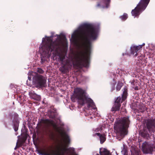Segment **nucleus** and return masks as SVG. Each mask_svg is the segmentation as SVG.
Instances as JSON below:
<instances>
[{"label": "nucleus", "mask_w": 155, "mask_h": 155, "mask_svg": "<svg viewBox=\"0 0 155 155\" xmlns=\"http://www.w3.org/2000/svg\"><path fill=\"white\" fill-rule=\"evenodd\" d=\"M98 31L93 25L85 24L75 31L71 35L74 43L78 47V57L74 58H90L91 43V40H96Z\"/></svg>", "instance_id": "f257e3e1"}, {"label": "nucleus", "mask_w": 155, "mask_h": 155, "mask_svg": "<svg viewBox=\"0 0 155 155\" xmlns=\"http://www.w3.org/2000/svg\"><path fill=\"white\" fill-rule=\"evenodd\" d=\"M59 38L53 41L52 35L50 37L45 36V38H43L42 40V44L40 48V51H42L43 54H49L50 51H54L56 52L61 51L64 47V43L61 39L64 40L66 37L64 35H62L61 37L58 35Z\"/></svg>", "instance_id": "f03ea898"}, {"label": "nucleus", "mask_w": 155, "mask_h": 155, "mask_svg": "<svg viewBox=\"0 0 155 155\" xmlns=\"http://www.w3.org/2000/svg\"><path fill=\"white\" fill-rule=\"evenodd\" d=\"M61 64L59 70L63 74H66L69 72V69L73 64L77 69H80L84 67L87 68L89 64L90 59H58Z\"/></svg>", "instance_id": "7ed1b4c3"}, {"label": "nucleus", "mask_w": 155, "mask_h": 155, "mask_svg": "<svg viewBox=\"0 0 155 155\" xmlns=\"http://www.w3.org/2000/svg\"><path fill=\"white\" fill-rule=\"evenodd\" d=\"M85 94L84 90L81 88L77 87L74 89V94L71 96V100L72 101L74 102L76 99L78 100L79 104L82 106L87 104L88 109L91 107L94 110L96 109V108L94 107V104L93 101L91 98L88 97Z\"/></svg>", "instance_id": "20e7f679"}, {"label": "nucleus", "mask_w": 155, "mask_h": 155, "mask_svg": "<svg viewBox=\"0 0 155 155\" xmlns=\"http://www.w3.org/2000/svg\"><path fill=\"white\" fill-rule=\"evenodd\" d=\"M65 143H64L61 140L58 142L56 147V150L54 151L51 149H50V152H44L42 154L44 155H60L61 154H64L66 153L67 154L68 153H72L74 151V149L71 148H67L66 145L68 144L70 142V139L69 137L67 135L65 136Z\"/></svg>", "instance_id": "39448f33"}, {"label": "nucleus", "mask_w": 155, "mask_h": 155, "mask_svg": "<svg viewBox=\"0 0 155 155\" xmlns=\"http://www.w3.org/2000/svg\"><path fill=\"white\" fill-rule=\"evenodd\" d=\"M130 120L129 117L127 116L120 119L114 125V129L123 135L127 134V129L129 127Z\"/></svg>", "instance_id": "423d86ee"}, {"label": "nucleus", "mask_w": 155, "mask_h": 155, "mask_svg": "<svg viewBox=\"0 0 155 155\" xmlns=\"http://www.w3.org/2000/svg\"><path fill=\"white\" fill-rule=\"evenodd\" d=\"M150 0H141L135 8L132 10V15L135 17L138 16L140 13L145 9Z\"/></svg>", "instance_id": "0eeeda50"}, {"label": "nucleus", "mask_w": 155, "mask_h": 155, "mask_svg": "<svg viewBox=\"0 0 155 155\" xmlns=\"http://www.w3.org/2000/svg\"><path fill=\"white\" fill-rule=\"evenodd\" d=\"M33 82L37 87H45L46 85V78L41 75L37 74L33 77Z\"/></svg>", "instance_id": "6e6552de"}, {"label": "nucleus", "mask_w": 155, "mask_h": 155, "mask_svg": "<svg viewBox=\"0 0 155 155\" xmlns=\"http://www.w3.org/2000/svg\"><path fill=\"white\" fill-rule=\"evenodd\" d=\"M145 45V43H143L142 45L137 46H132L130 48V52L128 53L126 51L125 54L123 53V55L124 56V55H127L129 56L133 55L134 57H137L139 58L141 55H140L141 54L140 53L139 51H138L141 49L142 47L144 46Z\"/></svg>", "instance_id": "1a4fd4ad"}, {"label": "nucleus", "mask_w": 155, "mask_h": 155, "mask_svg": "<svg viewBox=\"0 0 155 155\" xmlns=\"http://www.w3.org/2000/svg\"><path fill=\"white\" fill-rule=\"evenodd\" d=\"M143 152L145 153H151L153 150V145L148 142L145 141L142 146Z\"/></svg>", "instance_id": "9d476101"}, {"label": "nucleus", "mask_w": 155, "mask_h": 155, "mask_svg": "<svg viewBox=\"0 0 155 155\" xmlns=\"http://www.w3.org/2000/svg\"><path fill=\"white\" fill-rule=\"evenodd\" d=\"M145 123L150 133L154 132L155 129V119H147L145 120Z\"/></svg>", "instance_id": "9b49d317"}, {"label": "nucleus", "mask_w": 155, "mask_h": 155, "mask_svg": "<svg viewBox=\"0 0 155 155\" xmlns=\"http://www.w3.org/2000/svg\"><path fill=\"white\" fill-rule=\"evenodd\" d=\"M127 96V89L125 88H124V91L122 95V100L121 97L119 96L118 97L114 103L117 104H120L126 99Z\"/></svg>", "instance_id": "f8f14e48"}, {"label": "nucleus", "mask_w": 155, "mask_h": 155, "mask_svg": "<svg viewBox=\"0 0 155 155\" xmlns=\"http://www.w3.org/2000/svg\"><path fill=\"white\" fill-rule=\"evenodd\" d=\"M18 114L17 113L14 112L13 116L14 119L12 121V122L13 127L15 131H17L18 130L19 124V121L18 119Z\"/></svg>", "instance_id": "ddd939ff"}, {"label": "nucleus", "mask_w": 155, "mask_h": 155, "mask_svg": "<svg viewBox=\"0 0 155 155\" xmlns=\"http://www.w3.org/2000/svg\"><path fill=\"white\" fill-rule=\"evenodd\" d=\"M42 123L45 124L47 125L49 124H53V120L48 119H41L40 122L38 123L37 126H38V127L39 128L41 127L42 126Z\"/></svg>", "instance_id": "4468645a"}, {"label": "nucleus", "mask_w": 155, "mask_h": 155, "mask_svg": "<svg viewBox=\"0 0 155 155\" xmlns=\"http://www.w3.org/2000/svg\"><path fill=\"white\" fill-rule=\"evenodd\" d=\"M48 114L49 118L53 119L55 118L58 115L56 109L54 108L48 110Z\"/></svg>", "instance_id": "2eb2a0df"}, {"label": "nucleus", "mask_w": 155, "mask_h": 155, "mask_svg": "<svg viewBox=\"0 0 155 155\" xmlns=\"http://www.w3.org/2000/svg\"><path fill=\"white\" fill-rule=\"evenodd\" d=\"M148 129L145 127L140 130V134L141 136L144 138H147L149 136Z\"/></svg>", "instance_id": "dca6fc26"}, {"label": "nucleus", "mask_w": 155, "mask_h": 155, "mask_svg": "<svg viewBox=\"0 0 155 155\" xmlns=\"http://www.w3.org/2000/svg\"><path fill=\"white\" fill-rule=\"evenodd\" d=\"M29 95L31 99L37 101H39L41 99L40 96L37 95L34 91H31L29 92Z\"/></svg>", "instance_id": "f3484780"}, {"label": "nucleus", "mask_w": 155, "mask_h": 155, "mask_svg": "<svg viewBox=\"0 0 155 155\" xmlns=\"http://www.w3.org/2000/svg\"><path fill=\"white\" fill-rule=\"evenodd\" d=\"M141 54L140 55H141L140 57H141V58L143 57L146 58H152L154 57V56L152 54V53H150L149 52H146L145 53L143 52L142 54Z\"/></svg>", "instance_id": "a211bd4d"}, {"label": "nucleus", "mask_w": 155, "mask_h": 155, "mask_svg": "<svg viewBox=\"0 0 155 155\" xmlns=\"http://www.w3.org/2000/svg\"><path fill=\"white\" fill-rule=\"evenodd\" d=\"M121 105V104H117L114 103V105L113 106L111 109V111L116 112L119 111L120 109Z\"/></svg>", "instance_id": "6ab92c4d"}, {"label": "nucleus", "mask_w": 155, "mask_h": 155, "mask_svg": "<svg viewBox=\"0 0 155 155\" xmlns=\"http://www.w3.org/2000/svg\"><path fill=\"white\" fill-rule=\"evenodd\" d=\"M116 84V81L114 79H113V81L110 83L111 92H112L115 90Z\"/></svg>", "instance_id": "aec40b11"}, {"label": "nucleus", "mask_w": 155, "mask_h": 155, "mask_svg": "<svg viewBox=\"0 0 155 155\" xmlns=\"http://www.w3.org/2000/svg\"><path fill=\"white\" fill-rule=\"evenodd\" d=\"M123 86V83L120 82V81H118L117 83V84L116 85V90L117 91H119L122 87Z\"/></svg>", "instance_id": "412c9836"}, {"label": "nucleus", "mask_w": 155, "mask_h": 155, "mask_svg": "<svg viewBox=\"0 0 155 155\" xmlns=\"http://www.w3.org/2000/svg\"><path fill=\"white\" fill-rule=\"evenodd\" d=\"M100 153L101 155H109L110 152L107 149H104L102 152L100 151Z\"/></svg>", "instance_id": "4be33fe9"}, {"label": "nucleus", "mask_w": 155, "mask_h": 155, "mask_svg": "<svg viewBox=\"0 0 155 155\" xmlns=\"http://www.w3.org/2000/svg\"><path fill=\"white\" fill-rule=\"evenodd\" d=\"M147 108L145 106H140L139 108V111L141 113L144 112Z\"/></svg>", "instance_id": "5701e85b"}, {"label": "nucleus", "mask_w": 155, "mask_h": 155, "mask_svg": "<svg viewBox=\"0 0 155 155\" xmlns=\"http://www.w3.org/2000/svg\"><path fill=\"white\" fill-rule=\"evenodd\" d=\"M100 143L101 144L103 143L106 140V137L105 135H102L100 137Z\"/></svg>", "instance_id": "b1692460"}, {"label": "nucleus", "mask_w": 155, "mask_h": 155, "mask_svg": "<svg viewBox=\"0 0 155 155\" xmlns=\"http://www.w3.org/2000/svg\"><path fill=\"white\" fill-rule=\"evenodd\" d=\"M128 16L127 14L124 13L123 15L121 16L120 18L123 21H125L127 18Z\"/></svg>", "instance_id": "393cba45"}, {"label": "nucleus", "mask_w": 155, "mask_h": 155, "mask_svg": "<svg viewBox=\"0 0 155 155\" xmlns=\"http://www.w3.org/2000/svg\"><path fill=\"white\" fill-rule=\"evenodd\" d=\"M121 152L124 155H128V152L127 147L124 146L121 151Z\"/></svg>", "instance_id": "a878e982"}, {"label": "nucleus", "mask_w": 155, "mask_h": 155, "mask_svg": "<svg viewBox=\"0 0 155 155\" xmlns=\"http://www.w3.org/2000/svg\"><path fill=\"white\" fill-rule=\"evenodd\" d=\"M110 0H104V2L105 5H106V6L107 8L108 7V5L110 3Z\"/></svg>", "instance_id": "bb28decb"}, {"label": "nucleus", "mask_w": 155, "mask_h": 155, "mask_svg": "<svg viewBox=\"0 0 155 155\" xmlns=\"http://www.w3.org/2000/svg\"><path fill=\"white\" fill-rule=\"evenodd\" d=\"M37 71L40 74H43L44 72V71L42 69L39 68H37Z\"/></svg>", "instance_id": "cd10ccee"}, {"label": "nucleus", "mask_w": 155, "mask_h": 155, "mask_svg": "<svg viewBox=\"0 0 155 155\" xmlns=\"http://www.w3.org/2000/svg\"><path fill=\"white\" fill-rule=\"evenodd\" d=\"M131 84L133 85V86H134L136 85V84H137V82H136L135 80H133L131 81Z\"/></svg>", "instance_id": "c85d7f7f"}, {"label": "nucleus", "mask_w": 155, "mask_h": 155, "mask_svg": "<svg viewBox=\"0 0 155 155\" xmlns=\"http://www.w3.org/2000/svg\"><path fill=\"white\" fill-rule=\"evenodd\" d=\"M14 112L9 113L8 114V116L11 118H12L14 115Z\"/></svg>", "instance_id": "c756f323"}, {"label": "nucleus", "mask_w": 155, "mask_h": 155, "mask_svg": "<svg viewBox=\"0 0 155 155\" xmlns=\"http://www.w3.org/2000/svg\"><path fill=\"white\" fill-rule=\"evenodd\" d=\"M132 155H141L139 153V152L137 151H135V152L134 153H132Z\"/></svg>", "instance_id": "7c9ffc66"}, {"label": "nucleus", "mask_w": 155, "mask_h": 155, "mask_svg": "<svg viewBox=\"0 0 155 155\" xmlns=\"http://www.w3.org/2000/svg\"><path fill=\"white\" fill-rule=\"evenodd\" d=\"M96 135H97L99 137V138L102 135V134H101L99 133H97L96 134H95L93 135V136H96Z\"/></svg>", "instance_id": "2f4dec72"}, {"label": "nucleus", "mask_w": 155, "mask_h": 155, "mask_svg": "<svg viewBox=\"0 0 155 155\" xmlns=\"http://www.w3.org/2000/svg\"><path fill=\"white\" fill-rule=\"evenodd\" d=\"M136 86H132L133 88H134V89L135 90H139L138 86L137 85V84H136Z\"/></svg>", "instance_id": "473e14b6"}, {"label": "nucleus", "mask_w": 155, "mask_h": 155, "mask_svg": "<svg viewBox=\"0 0 155 155\" xmlns=\"http://www.w3.org/2000/svg\"><path fill=\"white\" fill-rule=\"evenodd\" d=\"M45 59H42V58L41 59V63H43V62H44V61H45Z\"/></svg>", "instance_id": "72a5a7b5"}, {"label": "nucleus", "mask_w": 155, "mask_h": 155, "mask_svg": "<svg viewBox=\"0 0 155 155\" xmlns=\"http://www.w3.org/2000/svg\"><path fill=\"white\" fill-rule=\"evenodd\" d=\"M101 6V5L100 3H98L97 5V7H99Z\"/></svg>", "instance_id": "f704fd0d"}, {"label": "nucleus", "mask_w": 155, "mask_h": 155, "mask_svg": "<svg viewBox=\"0 0 155 155\" xmlns=\"http://www.w3.org/2000/svg\"><path fill=\"white\" fill-rule=\"evenodd\" d=\"M59 58H64V57H63V58L59 57Z\"/></svg>", "instance_id": "c9c22d12"}, {"label": "nucleus", "mask_w": 155, "mask_h": 155, "mask_svg": "<svg viewBox=\"0 0 155 155\" xmlns=\"http://www.w3.org/2000/svg\"><path fill=\"white\" fill-rule=\"evenodd\" d=\"M89 114H90V115H91L92 114L91 113H90Z\"/></svg>", "instance_id": "e433bc0d"}, {"label": "nucleus", "mask_w": 155, "mask_h": 155, "mask_svg": "<svg viewBox=\"0 0 155 155\" xmlns=\"http://www.w3.org/2000/svg\"><path fill=\"white\" fill-rule=\"evenodd\" d=\"M96 155H99L98 154H97Z\"/></svg>", "instance_id": "4c0bfd02"}, {"label": "nucleus", "mask_w": 155, "mask_h": 155, "mask_svg": "<svg viewBox=\"0 0 155 155\" xmlns=\"http://www.w3.org/2000/svg\"><path fill=\"white\" fill-rule=\"evenodd\" d=\"M49 132H51V131L50 130H49Z\"/></svg>", "instance_id": "58836bf2"}, {"label": "nucleus", "mask_w": 155, "mask_h": 155, "mask_svg": "<svg viewBox=\"0 0 155 155\" xmlns=\"http://www.w3.org/2000/svg\"><path fill=\"white\" fill-rule=\"evenodd\" d=\"M53 59L54 61L55 60L54 59Z\"/></svg>", "instance_id": "ea45409f"}, {"label": "nucleus", "mask_w": 155, "mask_h": 155, "mask_svg": "<svg viewBox=\"0 0 155 155\" xmlns=\"http://www.w3.org/2000/svg\"><path fill=\"white\" fill-rule=\"evenodd\" d=\"M16 148V147H15V149Z\"/></svg>", "instance_id": "a19ab883"}]
</instances>
